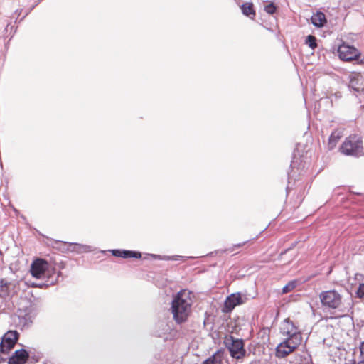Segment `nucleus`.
<instances>
[{
  "instance_id": "nucleus-1",
  "label": "nucleus",
  "mask_w": 364,
  "mask_h": 364,
  "mask_svg": "<svg viewBox=\"0 0 364 364\" xmlns=\"http://www.w3.org/2000/svg\"><path fill=\"white\" fill-rule=\"evenodd\" d=\"M281 333L287 338L275 349V355L278 358H286L294 351L302 341V335L290 318H285L280 328Z\"/></svg>"
},
{
  "instance_id": "nucleus-2",
  "label": "nucleus",
  "mask_w": 364,
  "mask_h": 364,
  "mask_svg": "<svg viewBox=\"0 0 364 364\" xmlns=\"http://www.w3.org/2000/svg\"><path fill=\"white\" fill-rule=\"evenodd\" d=\"M23 302L24 304H21L16 313L12 316L13 323L21 330L29 328L38 314L36 304L28 299Z\"/></svg>"
},
{
  "instance_id": "nucleus-3",
  "label": "nucleus",
  "mask_w": 364,
  "mask_h": 364,
  "mask_svg": "<svg viewBox=\"0 0 364 364\" xmlns=\"http://www.w3.org/2000/svg\"><path fill=\"white\" fill-rule=\"evenodd\" d=\"M183 294L182 291L178 292L171 302V310L173 318L178 324L186 322L191 313V304L183 297Z\"/></svg>"
},
{
  "instance_id": "nucleus-4",
  "label": "nucleus",
  "mask_w": 364,
  "mask_h": 364,
  "mask_svg": "<svg viewBox=\"0 0 364 364\" xmlns=\"http://www.w3.org/2000/svg\"><path fill=\"white\" fill-rule=\"evenodd\" d=\"M339 151L348 156L359 158L364 156L362 137L355 134L350 135L342 143Z\"/></svg>"
},
{
  "instance_id": "nucleus-5",
  "label": "nucleus",
  "mask_w": 364,
  "mask_h": 364,
  "mask_svg": "<svg viewBox=\"0 0 364 364\" xmlns=\"http://www.w3.org/2000/svg\"><path fill=\"white\" fill-rule=\"evenodd\" d=\"M223 344L233 359L240 360L248 355L245 348V341L242 338H235L232 335H225Z\"/></svg>"
},
{
  "instance_id": "nucleus-6",
  "label": "nucleus",
  "mask_w": 364,
  "mask_h": 364,
  "mask_svg": "<svg viewBox=\"0 0 364 364\" xmlns=\"http://www.w3.org/2000/svg\"><path fill=\"white\" fill-rule=\"evenodd\" d=\"M30 271L31 275L37 279L55 277L58 273L55 268H50L48 262L43 259L34 260L31 265Z\"/></svg>"
},
{
  "instance_id": "nucleus-7",
  "label": "nucleus",
  "mask_w": 364,
  "mask_h": 364,
  "mask_svg": "<svg viewBox=\"0 0 364 364\" xmlns=\"http://www.w3.org/2000/svg\"><path fill=\"white\" fill-rule=\"evenodd\" d=\"M19 337L17 331H9L1 338L0 341V363L6 360V355L14 348Z\"/></svg>"
},
{
  "instance_id": "nucleus-8",
  "label": "nucleus",
  "mask_w": 364,
  "mask_h": 364,
  "mask_svg": "<svg viewBox=\"0 0 364 364\" xmlns=\"http://www.w3.org/2000/svg\"><path fill=\"white\" fill-rule=\"evenodd\" d=\"M319 299L325 309H338L341 304L342 297L336 290L323 291L320 293Z\"/></svg>"
},
{
  "instance_id": "nucleus-9",
  "label": "nucleus",
  "mask_w": 364,
  "mask_h": 364,
  "mask_svg": "<svg viewBox=\"0 0 364 364\" xmlns=\"http://www.w3.org/2000/svg\"><path fill=\"white\" fill-rule=\"evenodd\" d=\"M338 53L341 60L343 61H353L360 55V51L353 46L343 43L338 48Z\"/></svg>"
},
{
  "instance_id": "nucleus-10",
  "label": "nucleus",
  "mask_w": 364,
  "mask_h": 364,
  "mask_svg": "<svg viewBox=\"0 0 364 364\" xmlns=\"http://www.w3.org/2000/svg\"><path fill=\"white\" fill-rule=\"evenodd\" d=\"M247 299L245 296H243L241 293H233L227 296L222 311L223 313H230L235 306L241 305L245 302Z\"/></svg>"
},
{
  "instance_id": "nucleus-11",
  "label": "nucleus",
  "mask_w": 364,
  "mask_h": 364,
  "mask_svg": "<svg viewBox=\"0 0 364 364\" xmlns=\"http://www.w3.org/2000/svg\"><path fill=\"white\" fill-rule=\"evenodd\" d=\"M29 358L28 352L24 348L16 350L9 357V364H25Z\"/></svg>"
},
{
  "instance_id": "nucleus-12",
  "label": "nucleus",
  "mask_w": 364,
  "mask_h": 364,
  "mask_svg": "<svg viewBox=\"0 0 364 364\" xmlns=\"http://www.w3.org/2000/svg\"><path fill=\"white\" fill-rule=\"evenodd\" d=\"M69 247H67L65 249V250L67 251H71V252H77L78 254H80V253H82V252H92L95 250V248L90 245H82V244H79V243H75V242H73V243H69ZM60 250H61L62 251H64L65 248H59Z\"/></svg>"
},
{
  "instance_id": "nucleus-13",
  "label": "nucleus",
  "mask_w": 364,
  "mask_h": 364,
  "mask_svg": "<svg viewBox=\"0 0 364 364\" xmlns=\"http://www.w3.org/2000/svg\"><path fill=\"white\" fill-rule=\"evenodd\" d=\"M311 21L312 24L317 28L323 27L327 23L326 15L321 11H317L316 14H314Z\"/></svg>"
},
{
  "instance_id": "nucleus-14",
  "label": "nucleus",
  "mask_w": 364,
  "mask_h": 364,
  "mask_svg": "<svg viewBox=\"0 0 364 364\" xmlns=\"http://www.w3.org/2000/svg\"><path fill=\"white\" fill-rule=\"evenodd\" d=\"M242 13L244 16L254 19L256 16L254 4L252 2H245L240 6Z\"/></svg>"
},
{
  "instance_id": "nucleus-15",
  "label": "nucleus",
  "mask_w": 364,
  "mask_h": 364,
  "mask_svg": "<svg viewBox=\"0 0 364 364\" xmlns=\"http://www.w3.org/2000/svg\"><path fill=\"white\" fill-rule=\"evenodd\" d=\"M62 275L60 271H58L57 275L55 277H47V279L45 282L33 283L32 287L44 288L49 286L53 285L58 282V278Z\"/></svg>"
},
{
  "instance_id": "nucleus-16",
  "label": "nucleus",
  "mask_w": 364,
  "mask_h": 364,
  "mask_svg": "<svg viewBox=\"0 0 364 364\" xmlns=\"http://www.w3.org/2000/svg\"><path fill=\"white\" fill-rule=\"evenodd\" d=\"M171 328L166 321H160L156 324L155 333L157 336L161 337L169 332Z\"/></svg>"
},
{
  "instance_id": "nucleus-17",
  "label": "nucleus",
  "mask_w": 364,
  "mask_h": 364,
  "mask_svg": "<svg viewBox=\"0 0 364 364\" xmlns=\"http://www.w3.org/2000/svg\"><path fill=\"white\" fill-rule=\"evenodd\" d=\"M12 284L5 279L0 280V296L6 298L10 294V288Z\"/></svg>"
},
{
  "instance_id": "nucleus-18",
  "label": "nucleus",
  "mask_w": 364,
  "mask_h": 364,
  "mask_svg": "<svg viewBox=\"0 0 364 364\" xmlns=\"http://www.w3.org/2000/svg\"><path fill=\"white\" fill-rule=\"evenodd\" d=\"M122 253V258H141V253L139 251L123 250Z\"/></svg>"
},
{
  "instance_id": "nucleus-19",
  "label": "nucleus",
  "mask_w": 364,
  "mask_h": 364,
  "mask_svg": "<svg viewBox=\"0 0 364 364\" xmlns=\"http://www.w3.org/2000/svg\"><path fill=\"white\" fill-rule=\"evenodd\" d=\"M297 364H309L311 361V357L307 353L303 355H298L296 357Z\"/></svg>"
},
{
  "instance_id": "nucleus-20",
  "label": "nucleus",
  "mask_w": 364,
  "mask_h": 364,
  "mask_svg": "<svg viewBox=\"0 0 364 364\" xmlns=\"http://www.w3.org/2000/svg\"><path fill=\"white\" fill-rule=\"evenodd\" d=\"M305 43L309 46L312 50H314L317 48V39L313 35H309L306 36L305 40Z\"/></svg>"
},
{
  "instance_id": "nucleus-21",
  "label": "nucleus",
  "mask_w": 364,
  "mask_h": 364,
  "mask_svg": "<svg viewBox=\"0 0 364 364\" xmlns=\"http://www.w3.org/2000/svg\"><path fill=\"white\" fill-rule=\"evenodd\" d=\"M294 159H295V157H294V160L291 161V164H290V168H291V172L288 173V178H289V180H290V178L294 176V173H294V168H298L296 167V166H297V161H294ZM289 184H290V181H289L288 186L286 188L287 194L289 193V190L291 188L290 186H289Z\"/></svg>"
},
{
  "instance_id": "nucleus-22",
  "label": "nucleus",
  "mask_w": 364,
  "mask_h": 364,
  "mask_svg": "<svg viewBox=\"0 0 364 364\" xmlns=\"http://www.w3.org/2000/svg\"><path fill=\"white\" fill-rule=\"evenodd\" d=\"M296 287V281H295V280L290 281L282 288V293L287 294L288 292H290L294 289H295Z\"/></svg>"
},
{
  "instance_id": "nucleus-23",
  "label": "nucleus",
  "mask_w": 364,
  "mask_h": 364,
  "mask_svg": "<svg viewBox=\"0 0 364 364\" xmlns=\"http://www.w3.org/2000/svg\"><path fill=\"white\" fill-rule=\"evenodd\" d=\"M202 364H222V361L220 360V358H217L214 355L205 359Z\"/></svg>"
},
{
  "instance_id": "nucleus-24",
  "label": "nucleus",
  "mask_w": 364,
  "mask_h": 364,
  "mask_svg": "<svg viewBox=\"0 0 364 364\" xmlns=\"http://www.w3.org/2000/svg\"><path fill=\"white\" fill-rule=\"evenodd\" d=\"M348 87L355 92H360L361 90V88L358 87V80L355 77L350 78Z\"/></svg>"
},
{
  "instance_id": "nucleus-25",
  "label": "nucleus",
  "mask_w": 364,
  "mask_h": 364,
  "mask_svg": "<svg viewBox=\"0 0 364 364\" xmlns=\"http://www.w3.org/2000/svg\"><path fill=\"white\" fill-rule=\"evenodd\" d=\"M339 137L338 135H336L335 132L331 133L328 138V146L330 149H333L338 142Z\"/></svg>"
},
{
  "instance_id": "nucleus-26",
  "label": "nucleus",
  "mask_w": 364,
  "mask_h": 364,
  "mask_svg": "<svg viewBox=\"0 0 364 364\" xmlns=\"http://www.w3.org/2000/svg\"><path fill=\"white\" fill-rule=\"evenodd\" d=\"M277 10V6L273 2H270L269 4H268L267 5H266L264 6V11L267 14H271V15L276 13Z\"/></svg>"
},
{
  "instance_id": "nucleus-27",
  "label": "nucleus",
  "mask_w": 364,
  "mask_h": 364,
  "mask_svg": "<svg viewBox=\"0 0 364 364\" xmlns=\"http://www.w3.org/2000/svg\"><path fill=\"white\" fill-rule=\"evenodd\" d=\"M356 294L359 298H364V284H360Z\"/></svg>"
},
{
  "instance_id": "nucleus-28",
  "label": "nucleus",
  "mask_w": 364,
  "mask_h": 364,
  "mask_svg": "<svg viewBox=\"0 0 364 364\" xmlns=\"http://www.w3.org/2000/svg\"><path fill=\"white\" fill-rule=\"evenodd\" d=\"M360 360L358 364H364V341L361 343L360 346Z\"/></svg>"
},
{
  "instance_id": "nucleus-29",
  "label": "nucleus",
  "mask_w": 364,
  "mask_h": 364,
  "mask_svg": "<svg viewBox=\"0 0 364 364\" xmlns=\"http://www.w3.org/2000/svg\"><path fill=\"white\" fill-rule=\"evenodd\" d=\"M150 257H151L152 258L154 259H161V260H166V261H168V260H171V256H161V255H154V254H150L149 255Z\"/></svg>"
},
{
  "instance_id": "nucleus-30",
  "label": "nucleus",
  "mask_w": 364,
  "mask_h": 364,
  "mask_svg": "<svg viewBox=\"0 0 364 364\" xmlns=\"http://www.w3.org/2000/svg\"><path fill=\"white\" fill-rule=\"evenodd\" d=\"M224 352L225 350L223 348H220L217 350L213 355L216 356L218 358H220V360L223 362Z\"/></svg>"
},
{
  "instance_id": "nucleus-31",
  "label": "nucleus",
  "mask_w": 364,
  "mask_h": 364,
  "mask_svg": "<svg viewBox=\"0 0 364 364\" xmlns=\"http://www.w3.org/2000/svg\"><path fill=\"white\" fill-rule=\"evenodd\" d=\"M123 250L121 249H114L110 250L109 252L112 253V255L117 257H122V252Z\"/></svg>"
},
{
  "instance_id": "nucleus-32",
  "label": "nucleus",
  "mask_w": 364,
  "mask_h": 364,
  "mask_svg": "<svg viewBox=\"0 0 364 364\" xmlns=\"http://www.w3.org/2000/svg\"><path fill=\"white\" fill-rule=\"evenodd\" d=\"M247 242H248V240L245 241V242H241V243L235 244V245H234L232 246V247L227 250V251L232 252L235 248H240V247H242L244 245H245Z\"/></svg>"
},
{
  "instance_id": "nucleus-33",
  "label": "nucleus",
  "mask_w": 364,
  "mask_h": 364,
  "mask_svg": "<svg viewBox=\"0 0 364 364\" xmlns=\"http://www.w3.org/2000/svg\"><path fill=\"white\" fill-rule=\"evenodd\" d=\"M353 61H355V63L358 65H364V56L360 53L359 57L357 59H354Z\"/></svg>"
},
{
  "instance_id": "nucleus-34",
  "label": "nucleus",
  "mask_w": 364,
  "mask_h": 364,
  "mask_svg": "<svg viewBox=\"0 0 364 364\" xmlns=\"http://www.w3.org/2000/svg\"><path fill=\"white\" fill-rule=\"evenodd\" d=\"M183 257H183V256L173 255V256H171V260L177 261V260H178L180 258H183Z\"/></svg>"
},
{
  "instance_id": "nucleus-35",
  "label": "nucleus",
  "mask_w": 364,
  "mask_h": 364,
  "mask_svg": "<svg viewBox=\"0 0 364 364\" xmlns=\"http://www.w3.org/2000/svg\"><path fill=\"white\" fill-rule=\"evenodd\" d=\"M297 243H298L297 241L291 243V245L287 248L289 250V251L293 250L296 246Z\"/></svg>"
},
{
  "instance_id": "nucleus-36",
  "label": "nucleus",
  "mask_w": 364,
  "mask_h": 364,
  "mask_svg": "<svg viewBox=\"0 0 364 364\" xmlns=\"http://www.w3.org/2000/svg\"><path fill=\"white\" fill-rule=\"evenodd\" d=\"M35 5L33 6L31 9H29L25 14V15L22 17V18L20 21H22L28 14L29 12L34 8Z\"/></svg>"
},
{
  "instance_id": "nucleus-37",
  "label": "nucleus",
  "mask_w": 364,
  "mask_h": 364,
  "mask_svg": "<svg viewBox=\"0 0 364 364\" xmlns=\"http://www.w3.org/2000/svg\"><path fill=\"white\" fill-rule=\"evenodd\" d=\"M289 252V250L287 248L284 250L282 251L279 254V257H282L284 255L287 254Z\"/></svg>"
},
{
  "instance_id": "nucleus-38",
  "label": "nucleus",
  "mask_w": 364,
  "mask_h": 364,
  "mask_svg": "<svg viewBox=\"0 0 364 364\" xmlns=\"http://www.w3.org/2000/svg\"><path fill=\"white\" fill-rule=\"evenodd\" d=\"M56 243H58L60 244L61 246H63V247H65L67 245H68V242H59V241H57Z\"/></svg>"
},
{
  "instance_id": "nucleus-39",
  "label": "nucleus",
  "mask_w": 364,
  "mask_h": 364,
  "mask_svg": "<svg viewBox=\"0 0 364 364\" xmlns=\"http://www.w3.org/2000/svg\"><path fill=\"white\" fill-rule=\"evenodd\" d=\"M101 252L102 253H105V250H102Z\"/></svg>"
}]
</instances>
